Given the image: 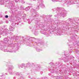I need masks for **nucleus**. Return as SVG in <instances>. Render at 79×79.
<instances>
[{"label":"nucleus","mask_w":79,"mask_h":79,"mask_svg":"<svg viewBox=\"0 0 79 79\" xmlns=\"http://www.w3.org/2000/svg\"><path fill=\"white\" fill-rule=\"evenodd\" d=\"M5 18H8V15H6V16H5Z\"/></svg>","instance_id":"obj_1"}]
</instances>
